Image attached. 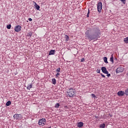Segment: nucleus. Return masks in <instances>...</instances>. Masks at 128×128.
Segmentation results:
<instances>
[{
    "label": "nucleus",
    "mask_w": 128,
    "mask_h": 128,
    "mask_svg": "<svg viewBox=\"0 0 128 128\" xmlns=\"http://www.w3.org/2000/svg\"><path fill=\"white\" fill-rule=\"evenodd\" d=\"M35 8L38 10H40V7L38 5H36Z\"/></svg>",
    "instance_id": "obj_21"
},
{
    "label": "nucleus",
    "mask_w": 128,
    "mask_h": 128,
    "mask_svg": "<svg viewBox=\"0 0 128 128\" xmlns=\"http://www.w3.org/2000/svg\"><path fill=\"white\" fill-rule=\"evenodd\" d=\"M60 72H57V74H56V78H58V76H60Z\"/></svg>",
    "instance_id": "obj_24"
},
{
    "label": "nucleus",
    "mask_w": 128,
    "mask_h": 128,
    "mask_svg": "<svg viewBox=\"0 0 128 128\" xmlns=\"http://www.w3.org/2000/svg\"><path fill=\"white\" fill-rule=\"evenodd\" d=\"M10 28H12V25H10V24L7 25L6 28L8 30H10Z\"/></svg>",
    "instance_id": "obj_22"
},
{
    "label": "nucleus",
    "mask_w": 128,
    "mask_h": 128,
    "mask_svg": "<svg viewBox=\"0 0 128 128\" xmlns=\"http://www.w3.org/2000/svg\"><path fill=\"white\" fill-rule=\"evenodd\" d=\"M110 76V74L108 73V74H107V76H108V77L109 78V76Z\"/></svg>",
    "instance_id": "obj_35"
},
{
    "label": "nucleus",
    "mask_w": 128,
    "mask_h": 128,
    "mask_svg": "<svg viewBox=\"0 0 128 128\" xmlns=\"http://www.w3.org/2000/svg\"><path fill=\"white\" fill-rule=\"evenodd\" d=\"M30 36H32V34H30Z\"/></svg>",
    "instance_id": "obj_37"
},
{
    "label": "nucleus",
    "mask_w": 128,
    "mask_h": 128,
    "mask_svg": "<svg viewBox=\"0 0 128 128\" xmlns=\"http://www.w3.org/2000/svg\"><path fill=\"white\" fill-rule=\"evenodd\" d=\"M100 128H106V124L104 123H103L102 124H100Z\"/></svg>",
    "instance_id": "obj_14"
},
{
    "label": "nucleus",
    "mask_w": 128,
    "mask_h": 128,
    "mask_svg": "<svg viewBox=\"0 0 128 128\" xmlns=\"http://www.w3.org/2000/svg\"><path fill=\"white\" fill-rule=\"evenodd\" d=\"M101 76L102 78H106V76L102 74H101Z\"/></svg>",
    "instance_id": "obj_32"
},
{
    "label": "nucleus",
    "mask_w": 128,
    "mask_h": 128,
    "mask_svg": "<svg viewBox=\"0 0 128 128\" xmlns=\"http://www.w3.org/2000/svg\"><path fill=\"white\" fill-rule=\"evenodd\" d=\"M56 54V50H50L49 52V56H52Z\"/></svg>",
    "instance_id": "obj_11"
},
{
    "label": "nucleus",
    "mask_w": 128,
    "mask_h": 128,
    "mask_svg": "<svg viewBox=\"0 0 128 128\" xmlns=\"http://www.w3.org/2000/svg\"><path fill=\"white\" fill-rule=\"evenodd\" d=\"M38 124L39 126H44L46 124V118L40 119Z\"/></svg>",
    "instance_id": "obj_3"
},
{
    "label": "nucleus",
    "mask_w": 128,
    "mask_h": 128,
    "mask_svg": "<svg viewBox=\"0 0 128 128\" xmlns=\"http://www.w3.org/2000/svg\"><path fill=\"white\" fill-rule=\"evenodd\" d=\"M124 94H126V93L124 91H119L117 93V94L118 96H124Z\"/></svg>",
    "instance_id": "obj_9"
},
{
    "label": "nucleus",
    "mask_w": 128,
    "mask_h": 128,
    "mask_svg": "<svg viewBox=\"0 0 128 128\" xmlns=\"http://www.w3.org/2000/svg\"><path fill=\"white\" fill-rule=\"evenodd\" d=\"M14 30L16 32H20L22 30V26H17L14 28Z\"/></svg>",
    "instance_id": "obj_6"
},
{
    "label": "nucleus",
    "mask_w": 128,
    "mask_h": 128,
    "mask_svg": "<svg viewBox=\"0 0 128 128\" xmlns=\"http://www.w3.org/2000/svg\"><path fill=\"white\" fill-rule=\"evenodd\" d=\"M96 72H98V74H100V69H97Z\"/></svg>",
    "instance_id": "obj_26"
},
{
    "label": "nucleus",
    "mask_w": 128,
    "mask_h": 128,
    "mask_svg": "<svg viewBox=\"0 0 128 128\" xmlns=\"http://www.w3.org/2000/svg\"><path fill=\"white\" fill-rule=\"evenodd\" d=\"M54 108H60V103H56L55 104Z\"/></svg>",
    "instance_id": "obj_18"
},
{
    "label": "nucleus",
    "mask_w": 128,
    "mask_h": 128,
    "mask_svg": "<svg viewBox=\"0 0 128 128\" xmlns=\"http://www.w3.org/2000/svg\"><path fill=\"white\" fill-rule=\"evenodd\" d=\"M45 128H52V126H46L45 127Z\"/></svg>",
    "instance_id": "obj_36"
},
{
    "label": "nucleus",
    "mask_w": 128,
    "mask_h": 128,
    "mask_svg": "<svg viewBox=\"0 0 128 128\" xmlns=\"http://www.w3.org/2000/svg\"><path fill=\"white\" fill-rule=\"evenodd\" d=\"M68 92L69 96H74V89H70Z\"/></svg>",
    "instance_id": "obj_4"
},
{
    "label": "nucleus",
    "mask_w": 128,
    "mask_h": 128,
    "mask_svg": "<svg viewBox=\"0 0 128 128\" xmlns=\"http://www.w3.org/2000/svg\"><path fill=\"white\" fill-rule=\"evenodd\" d=\"M52 84H56V78L52 79Z\"/></svg>",
    "instance_id": "obj_17"
},
{
    "label": "nucleus",
    "mask_w": 128,
    "mask_h": 128,
    "mask_svg": "<svg viewBox=\"0 0 128 128\" xmlns=\"http://www.w3.org/2000/svg\"><path fill=\"white\" fill-rule=\"evenodd\" d=\"M28 20H29L30 22H32V18H30L28 19Z\"/></svg>",
    "instance_id": "obj_34"
},
{
    "label": "nucleus",
    "mask_w": 128,
    "mask_h": 128,
    "mask_svg": "<svg viewBox=\"0 0 128 128\" xmlns=\"http://www.w3.org/2000/svg\"><path fill=\"white\" fill-rule=\"evenodd\" d=\"M91 96H92V98H96V95H94V94H91Z\"/></svg>",
    "instance_id": "obj_30"
},
{
    "label": "nucleus",
    "mask_w": 128,
    "mask_h": 128,
    "mask_svg": "<svg viewBox=\"0 0 128 128\" xmlns=\"http://www.w3.org/2000/svg\"><path fill=\"white\" fill-rule=\"evenodd\" d=\"M125 44H128V37L124 38Z\"/></svg>",
    "instance_id": "obj_20"
},
{
    "label": "nucleus",
    "mask_w": 128,
    "mask_h": 128,
    "mask_svg": "<svg viewBox=\"0 0 128 128\" xmlns=\"http://www.w3.org/2000/svg\"><path fill=\"white\" fill-rule=\"evenodd\" d=\"M81 62H84V58H82L80 60Z\"/></svg>",
    "instance_id": "obj_29"
},
{
    "label": "nucleus",
    "mask_w": 128,
    "mask_h": 128,
    "mask_svg": "<svg viewBox=\"0 0 128 128\" xmlns=\"http://www.w3.org/2000/svg\"><path fill=\"white\" fill-rule=\"evenodd\" d=\"M125 94H126V96H128V88L125 90Z\"/></svg>",
    "instance_id": "obj_25"
},
{
    "label": "nucleus",
    "mask_w": 128,
    "mask_h": 128,
    "mask_svg": "<svg viewBox=\"0 0 128 128\" xmlns=\"http://www.w3.org/2000/svg\"><path fill=\"white\" fill-rule=\"evenodd\" d=\"M85 36L90 42L92 40H98V37L96 35H90V30H88L85 32Z\"/></svg>",
    "instance_id": "obj_1"
},
{
    "label": "nucleus",
    "mask_w": 128,
    "mask_h": 128,
    "mask_svg": "<svg viewBox=\"0 0 128 128\" xmlns=\"http://www.w3.org/2000/svg\"><path fill=\"white\" fill-rule=\"evenodd\" d=\"M124 70V68L122 66H120L116 70V74H120V72H122Z\"/></svg>",
    "instance_id": "obj_5"
},
{
    "label": "nucleus",
    "mask_w": 128,
    "mask_h": 128,
    "mask_svg": "<svg viewBox=\"0 0 128 128\" xmlns=\"http://www.w3.org/2000/svg\"><path fill=\"white\" fill-rule=\"evenodd\" d=\"M103 60L106 64H108V58L105 56L103 58Z\"/></svg>",
    "instance_id": "obj_13"
},
{
    "label": "nucleus",
    "mask_w": 128,
    "mask_h": 128,
    "mask_svg": "<svg viewBox=\"0 0 128 128\" xmlns=\"http://www.w3.org/2000/svg\"><path fill=\"white\" fill-rule=\"evenodd\" d=\"M101 70L104 74H108V71L106 70V67H102Z\"/></svg>",
    "instance_id": "obj_8"
},
{
    "label": "nucleus",
    "mask_w": 128,
    "mask_h": 128,
    "mask_svg": "<svg viewBox=\"0 0 128 128\" xmlns=\"http://www.w3.org/2000/svg\"><path fill=\"white\" fill-rule=\"evenodd\" d=\"M64 108H66V110H68V107L66 106H64Z\"/></svg>",
    "instance_id": "obj_31"
},
{
    "label": "nucleus",
    "mask_w": 128,
    "mask_h": 128,
    "mask_svg": "<svg viewBox=\"0 0 128 128\" xmlns=\"http://www.w3.org/2000/svg\"><path fill=\"white\" fill-rule=\"evenodd\" d=\"M32 88V84H28V86H27V90H30V88Z\"/></svg>",
    "instance_id": "obj_15"
},
{
    "label": "nucleus",
    "mask_w": 128,
    "mask_h": 128,
    "mask_svg": "<svg viewBox=\"0 0 128 128\" xmlns=\"http://www.w3.org/2000/svg\"><path fill=\"white\" fill-rule=\"evenodd\" d=\"M20 116V114H15L13 116V117L14 118V120H18L22 118Z\"/></svg>",
    "instance_id": "obj_7"
},
{
    "label": "nucleus",
    "mask_w": 128,
    "mask_h": 128,
    "mask_svg": "<svg viewBox=\"0 0 128 128\" xmlns=\"http://www.w3.org/2000/svg\"><path fill=\"white\" fill-rule=\"evenodd\" d=\"M12 104V102L10 101H8L6 103V106H10Z\"/></svg>",
    "instance_id": "obj_16"
},
{
    "label": "nucleus",
    "mask_w": 128,
    "mask_h": 128,
    "mask_svg": "<svg viewBox=\"0 0 128 128\" xmlns=\"http://www.w3.org/2000/svg\"><path fill=\"white\" fill-rule=\"evenodd\" d=\"M87 18H90V10H88V12L86 15Z\"/></svg>",
    "instance_id": "obj_27"
},
{
    "label": "nucleus",
    "mask_w": 128,
    "mask_h": 128,
    "mask_svg": "<svg viewBox=\"0 0 128 128\" xmlns=\"http://www.w3.org/2000/svg\"><path fill=\"white\" fill-rule=\"evenodd\" d=\"M97 8L98 12H102V2L98 3Z\"/></svg>",
    "instance_id": "obj_2"
},
{
    "label": "nucleus",
    "mask_w": 128,
    "mask_h": 128,
    "mask_svg": "<svg viewBox=\"0 0 128 128\" xmlns=\"http://www.w3.org/2000/svg\"><path fill=\"white\" fill-rule=\"evenodd\" d=\"M110 61L112 64H114V54H112L110 58Z\"/></svg>",
    "instance_id": "obj_12"
},
{
    "label": "nucleus",
    "mask_w": 128,
    "mask_h": 128,
    "mask_svg": "<svg viewBox=\"0 0 128 128\" xmlns=\"http://www.w3.org/2000/svg\"><path fill=\"white\" fill-rule=\"evenodd\" d=\"M65 38H66V42H68V40H70V37H68V36L66 35Z\"/></svg>",
    "instance_id": "obj_19"
},
{
    "label": "nucleus",
    "mask_w": 128,
    "mask_h": 128,
    "mask_svg": "<svg viewBox=\"0 0 128 128\" xmlns=\"http://www.w3.org/2000/svg\"><path fill=\"white\" fill-rule=\"evenodd\" d=\"M121 2H122L124 4H126V0H121Z\"/></svg>",
    "instance_id": "obj_28"
},
{
    "label": "nucleus",
    "mask_w": 128,
    "mask_h": 128,
    "mask_svg": "<svg viewBox=\"0 0 128 128\" xmlns=\"http://www.w3.org/2000/svg\"><path fill=\"white\" fill-rule=\"evenodd\" d=\"M60 72V68H58L56 70V72Z\"/></svg>",
    "instance_id": "obj_23"
},
{
    "label": "nucleus",
    "mask_w": 128,
    "mask_h": 128,
    "mask_svg": "<svg viewBox=\"0 0 128 128\" xmlns=\"http://www.w3.org/2000/svg\"><path fill=\"white\" fill-rule=\"evenodd\" d=\"M77 126L78 128H82V126H84V122H79L77 124Z\"/></svg>",
    "instance_id": "obj_10"
},
{
    "label": "nucleus",
    "mask_w": 128,
    "mask_h": 128,
    "mask_svg": "<svg viewBox=\"0 0 128 128\" xmlns=\"http://www.w3.org/2000/svg\"><path fill=\"white\" fill-rule=\"evenodd\" d=\"M34 6H38V4H36V2H34Z\"/></svg>",
    "instance_id": "obj_33"
}]
</instances>
